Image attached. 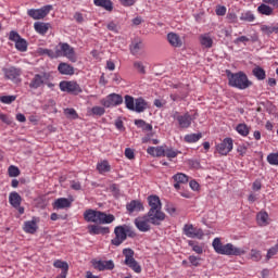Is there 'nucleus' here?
I'll list each match as a JSON object with an SVG mask.
<instances>
[{"instance_id":"56","label":"nucleus","mask_w":278,"mask_h":278,"mask_svg":"<svg viewBox=\"0 0 278 278\" xmlns=\"http://www.w3.org/2000/svg\"><path fill=\"white\" fill-rule=\"evenodd\" d=\"M249 37L247 36H241V37H238L237 39H235L233 43L235 45H240V42H242L243 45H247V42H249Z\"/></svg>"},{"instance_id":"15","label":"nucleus","mask_w":278,"mask_h":278,"mask_svg":"<svg viewBox=\"0 0 278 278\" xmlns=\"http://www.w3.org/2000/svg\"><path fill=\"white\" fill-rule=\"evenodd\" d=\"M123 103V97L117 93H111L106 97V99L101 100V105L104 108H114L116 105H121Z\"/></svg>"},{"instance_id":"42","label":"nucleus","mask_w":278,"mask_h":278,"mask_svg":"<svg viewBox=\"0 0 278 278\" xmlns=\"http://www.w3.org/2000/svg\"><path fill=\"white\" fill-rule=\"evenodd\" d=\"M64 114L67 118H73L74 121L76 118H79V115L77 114V111H75V109H65Z\"/></svg>"},{"instance_id":"24","label":"nucleus","mask_w":278,"mask_h":278,"mask_svg":"<svg viewBox=\"0 0 278 278\" xmlns=\"http://www.w3.org/2000/svg\"><path fill=\"white\" fill-rule=\"evenodd\" d=\"M23 199L21 198V194L18 192L13 191L9 195V203L12 205V207L18 208L21 207V202Z\"/></svg>"},{"instance_id":"40","label":"nucleus","mask_w":278,"mask_h":278,"mask_svg":"<svg viewBox=\"0 0 278 278\" xmlns=\"http://www.w3.org/2000/svg\"><path fill=\"white\" fill-rule=\"evenodd\" d=\"M15 48L17 49V51H27V41L23 38H20L18 41L15 42Z\"/></svg>"},{"instance_id":"45","label":"nucleus","mask_w":278,"mask_h":278,"mask_svg":"<svg viewBox=\"0 0 278 278\" xmlns=\"http://www.w3.org/2000/svg\"><path fill=\"white\" fill-rule=\"evenodd\" d=\"M0 101L1 103L10 105V103H14V101H16V96H2L0 97Z\"/></svg>"},{"instance_id":"1","label":"nucleus","mask_w":278,"mask_h":278,"mask_svg":"<svg viewBox=\"0 0 278 278\" xmlns=\"http://www.w3.org/2000/svg\"><path fill=\"white\" fill-rule=\"evenodd\" d=\"M148 205L150 207L146 215L151 225H162L163 220H166V214L162 212V201L157 195L148 197Z\"/></svg>"},{"instance_id":"20","label":"nucleus","mask_w":278,"mask_h":278,"mask_svg":"<svg viewBox=\"0 0 278 278\" xmlns=\"http://www.w3.org/2000/svg\"><path fill=\"white\" fill-rule=\"evenodd\" d=\"M126 210L129 212V214H134V212H143L144 205H142V202L140 200H132L128 204H126Z\"/></svg>"},{"instance_id":"21","label":"nucleus","mask_w":278,"mask_h":278,"mask_svg":"<svg viewBox=\"0 0 278 278\" xmlns=\"http://www.w3.org/2000/svg\"><path fill=\"white\" fill-rule=\"evenodd\" d=\"M173 179L175 181L174 188L175 190H180L181 189V184H188V175L184 173H177L176 175L173 176Z\"/></svg>"},{"instance_id":"62","label":"nucleus","mask_w":278,"mask_h":278,"mask_svg":"<svg viewBox=\"0 0 278 278\" xmlns=\"http://www.w3.org/2000/svg\"><path fill=\"white\" fill-rule=\"evenodd\" d=\"M71 189L72 190H81V184L79 181L73 180L71 182Z\"/></svg>"},{"instance_id":"58","label":"nucleus","mask_w":278,"mask_h":278,"mask_svg":"<svg viewBox=\"0 0 278 278\" xmlns=\"http://www.w3.org/2000/svg\"><path fill=\"white\" fill-rule=\"evenodd\" d=\"M125 156L127 157V160H134L135 157L134 150L131 148H126Z\"/></svg>"},{"instance_id":"12","label":"nucleus","mask_w":278,"mask_h":278,"mask_svg":"<svg viewBox=\"0 0 278 278\" xmlns=\"http://www.w3.org/2000/svg\"><path fill=\"white\" fill-rule=\"evenodd\" d=\"M59 86L62 92H70L71 94L83 92L81 87L76 81H61Z\"/></svg>"},{"instance_id":"11","label":"nucleus","mask_w":278,"mask_h":278,"mask_svg":"<svg viewBox=\"0 0 278 278\" xmlns=\"http://www.w3.org/2000/svg\"><path fill=\"white\" fill-rule=\"evenodd\" d=\"M48 80H49V74L47 73L35 74V76L31 78L28 86L31 90H38V88H41L42 86H45V84H47Z\"/></svg>"},{"instance_id":"17","label":"nucleus","mask_w":278,"mask_h":278,"mask_svg":"<svg viewBox=\"0 0 278 278\" xmlns=\"http://www.w3.org/2000/svg\"><path fill=\"white\" fill-rule=\"evenodd\" d=\"M149 223L151 222L148 219L147 215L144 217H138L135 219L137 229L142 232L151 231V225H149Z\"/></svg>"},{"instance_id":"52","label":"nucleus","mask_w":278,"mask_h":278,"mask_svg":"<svg viewBox=\"0 0 278 278\" xmlns=\"http://www.w3.org/2000/svg\"><path fill=\"white\" fill-rule=\"evenodd\" d=\"M188 244H189V247H192V251H194L199 255H201V253H203V248H201V245L194 244V241H189Z\"/></svg>"},{"instance_id":"47","label":"nucleus","mask_w":278,"mask_h":278,"mask_svg":"<svg viewBox=\"0 0 278 278\" xmlns=\"http://www.w3.org/2000/svg\"><path fill=\"white\" fill-rule=\"evenodd\" d=\"M91 113L93 116H103V114H105V109L103 106H93Z\"/></svg>"},{"instance_id":"29","label":"nucleus","mask_w":278,"mask_h":278,"mask_svg":"<svg viewBox=\"0 0 278 278\" xmlns=\"http://www.w3.org/2000/svg\"><path fill=\"white\" fill-rule=\"evenodd\" d=\"M200 45H202V47H205V49H212L214 40L212 39V37H210V35L204 34L200 36Z\"/></svg>"},{"instance_id":"16","label":"nucleus","mask_w":278,"mask_h":278,"mask_svg":"<svg viewBox=\"0 0 278 278\" xmlns=\"http://www.w3.org/2000/svg\"><path fill=\"white\" fill-rule=\"evenodd\" d=\"M114 261L110 260V261H94L93 262V268H96V270H114Z\"/></svg>"},{"instance_id":"55","label":"nucleus","mask_w":278,"mask_h":278,"mask_svg":"<svg viewBox=\"0 0 278 278\" xmlns=\"http://www.w3.org/2000/svg\"><path fill=\"white\" fill-rule=\"evenodd\" d=\"M21 38V35H18L16 31L11 30L10 35H9V40H11L12 42H17Z\"/></svg>"},{"instance_id":"31","label":"nucleus","mask_w":278,"mask_h":278,"mask_svg":"<svg viewBox=\"0 0 278 278\" xmlns=\"http://www.w3.org/2000/svg\"><path fill=\"white\" fill-rule=\"evenodd\" d=\"M252 74L258 81H264V79H266V71L260 66L254 67L252 70Z\"/></svg>"},{"instance_id":"26","label":"nucleus","mask_w":278,"mask_h":278,"mask_svg":"<svg viewBox=\"0 0 278 278\" xmlns=\"http://www.w3.org/2000/svg\"><path fill=\"white\" fill-rule=\"evenodd\" d=\"M93 3L98 8H103L108 12H112V10H114V3H112V0H93Z\"/></svg>"},{"instance_id":"33","label":"nucleus","mask_w":278,"mask_h":278,"mask_svg":"<svg viewBox=\"0 0 278 278\" xmlns=\"http://www.w3.org/2000/svg\"><path fill=\"white\" fill-rule=\"evenodd\" d=\"M257 12H258V14H263L265 16H271L273 8H270L268 4L263 3V4L258 5Z\"/></svg>"},{"instance_id":"30","label":"nucleus","mask_w":278,"mask_h":278,"mask_svg":"<svg viewBox=\"0 0 278 278\" xmlns=\"http://www.w3.org/2000/svg\"><path fill=\"white\" fill-rule=\"evenodd\" d=\"M34 27L37 34H40L41 36H45V34L49 31V24H45L42 22H36Z\"/></svg>"},{"instance_id":"35","label":"nucleus","mask_w":278,"mask_h":278,"mask_svg":"<svg viewBox=\"0 0 278 278\" xmlns=\"http://www.w3.org/2000/svg\"><path fill=\"white\" fill-rule=\"evenodd\" d=\"M124 103L127 108V110H130V112H134V108L136 105V99L131 96H125Z\"/></svg>"},{"instance_id":"22","label":"nucleus","mask_w":278,"mask_h":278,"mask_svg":"<svg viewBox=\"0 0 278 278\" xmlns=\"http://www.w3.org/2000/svg\"><path fill=\"white\" fill-rule=\"evenodd\" d=\"M72 204V200L66 198H59L53 203V210H66L67 207H71Z\"/></svg>"},{"instance_id":"61","label":"nucleus","mask_w":278,"mask_h":278,"mask_svg":"<svg viewBox=\"0 0 278 278\" xmlns=\"http://www.w3.org/2000/svg\"><path fill=\"white\" fill-rule=\"evenodd\" d=\"M108 30L117 33L118 31V25H116V23H114V22H111V23L108 24Z\"/></svg>"},{"instance_id":"41","label":"nucleus","mask_w":278,"mask_h":278,"mask_svg":"<svg viewBox=\"0 0 278 278\" xmlns=\"http://www.w3.org/2000/svg\"><path fill=\"white\" fill-rule=\"evenodd\" d=\"M267 162L271 166H278V153H270L267 155Z\"/></svg>"},{"instance_id":"23","label":"nucleus","mask_w":278,"mask_h":278,"mask_svg":"<svg viewBox=\"0 0 278 278\" xmlns=\"http://www.w3.org/2000/svg\"><path fill=\"white\" fill-rule=\"evenodd\" d=\"M167 40L169 42V45H172V47H182L184 41L181 40V37H179V35L175 34V33H169L167 35Z\"/></svg>"},{"instance_id":"37","label":"nucleus","mask_w":278,"mask_h":278,"mask_svg":"<svg viewBox=\"0 0 278 278\" xmlns=\"http://www.w3.org/2000/svg\"><path fill=\"white\" fill-rule=\"evenodd\" d=\"M39 55H47L48 58H51V60L58 58L56 50H49L45 48H40L38 51Z\"/></svg>"},{"instance_id":"36","label":"nucleus","mask_w":278,"mask_h":278,"mask_svg":"<svg viewBox=\"0 0 278 278\" xmlns=\"http://www.w3.org/2000/svg\"><path fill=\"white\" fill-rule=\"evenodd\" d=\"M179 150H175L173 148L164 149V155L163 157H168L169 160H173L174 157H177L179 155Z\"/></svg>"},{"instance_id":"28","label":"nucleus","mask_w":278,"mask_h":278,"mask_svg":"<svg viewBox=\"0 0 278 278\" xmlns=\"http://www.w3.org/2000/svg\"><path fill=\"white\" fill-rule=\"evenodd\" d=\"M24 231L26 233H36V231H38V224H36V220L25 222Z\"/></svg>"},{"instance_id":"63","label":"nucleus","mask_w":278,"mask_h":278,"mask_svg":"<svg viewBox=\"0 0 278 278\" xmlns=\"http://www.w3.org/2000/svg\"><path fill=\"white\" fill-rule=\"evenodd\" d=\"M277 251H278L277 248L269 249L267 252V260H270V257H274V255H277Z\"/></svg>"},{"instance_id":"64","label":"nucleus","mask_w":278,"mask_h":278,"mask_svg":"<svg viewBox=\"0 0 278 278\" xmlns=\"http://www.w3.org/2000/svg\"><path fill=\"white\" fill-rule=\"evenodd\" d=\"M238 153L240 155H247V146L242 144V146H239L238 149H237Z\"/></svg>"},{"instance_id":"32","label":"nucleus","mask_w":278,"mask_h":278,"mask_svg":"<svg viewBox=\"0 0 278 278\" xmlns=\"http://www.w3.org/2000/svg\"><path fill=\"white\" fill-rule=\"evenodd\" d=\"M256 220H257L258 225H261V227H266V225H268V213L260 212L256 215Z\"/></svg>"},{"instance_id":"19","label":"nucleus","mask_w":278,"mask_h":278,"mask_svg":"<svg viewBox=\"0 0 278 278\" xmlns=\"http://www.w3.org/2000/svg\"><path fill=\"white\" fill-rule=\"evenodd\" d=\"M144 110H149V102H147V100H144L143 98L135 99V106L132 109V112H137V114H142Z\"/></svg>"},{"instance_id":"50","label":"nucleus","mask_w":278,"mask_h":278,"mask_svg":"<svg viewBox=\"0 0 278 278\" xmlns=\"http://www.w3.org/2000/svg\"><path fill=\"white\" fill-rule=\"evenodd\" d=\"M250 255L253 262H260L262 260V253L257 250H251Z\"/></svg>"},{"instance_id":"57","label":"nucleus","mask_w":278,"mask_h":278,"mask_svg":"<svg viewBox=\"0 0 278 278\" xmlns=\"http://www.w3.org/2000/svg\"><path fill=\"white\" fill-rule=\"evenodd\" d=\"M189 262L192 264V266H199V264H201V257L191 255L189 256Z\"/></svg>"},{"instance_id":"38","label":"nucleus","mask_w":278,"mask_h":278,"mask_svg":"<svg viewBox=\"0 0 278 278\" xmlns=\"http://www.w3.org/2000/svg\"><path fill=\"white\" fill-rule=\"evenodd\" d=\"M240 21L253 23L255 21V15L251 11L243 12L240 16Z\"/></svg>"},{"instance_id":"54","label":"nucleus","mask_w":278,"mask_h":278,"mask_svg":"<svg viewBox=\"0 0 278 278\" xmlns=\"http://www.w3.org/2000/svg\"><path fill=\"white\" fill-rule=\"evenodd\" d=\"M261 30L264 31V34H267V36H270V34H275V26L263 25Z\"/></svg>"},{"instance_id":"4","label":"nucleus","mask_w":278,"mask_h":278,"mask_svg":"<svg viewBox=\"0 0 278 278\" xmlns=\"http://www.w3.org/2000/svg\"><path fill=\"white\" fill-rule=\"evenodd\" d=\"M212 244L215 253H218L219 255H244V250L237 248L231 243L223 245L220 238H215Z\"/></svg>"},{"instance_id":"49","label":"nucleus","mask_w":278,"mask_h":278,"mask_svg":"<svg viewBox=\"0 0 278 278\" xmlns=\"http://www.w3.org/2000/svg\"><path fill=\"white\" fill-rule=\"evenodd\" d=\"M165 212H167V214H170V216L175 215V212H177V208L175 207V204L167 202L165 204Z\"/></svg>"},{"instance_id":"2","label":"nucleus","mask_w":278,"mask_h":278,"mask_svg":"<svg viewBox=\"0 0 278 278\" xmlns=\"http://www.w3.org/2000/svg\"><path fill=\"white\" fill-rule=\"evenodd\" d=\"M228 86L230 88H238V90H247V88H251L253 86V81L249 79V76L244 74V72L232 73L231 71H226Z\"/></svg>"},{"instance_id":"10","label":"nucleus","mask_w":278,"mask_h":278,"mask_svg":"<svg viewBox=\"0 0 278 278\" xmlns=\"http://www.w3.org/2000/svg\"><path fill=\"white\" fill-rule=\"evenodd\" d=\"M182 231L187 238H197L198 240H203V236H205L203 229L194 228V225L192 224H186Z\"/></svg>"},{"instance_id":"3","label":"nucleus","mask_w":278,"mask_h":278,"mask_svg":"<svg viewBox=\"0 0 278 278\" xmlns=\"http://www.w3.org/2000/svg\"><path fill=\"white\" fill-rule=\"evenodd\" d=\"M84 218L87 223H98V225H110V223H114L115 220L114 215H108L104 212L92 208L85 211Z\"/></svg>"},{"instance_id":"6","label":"nucleus","mask_w":278,"mask_h":278,"mask_svg":"<svg viewBox=\"0 0 278 278\" xmlns=\"http://www.w3.org/2000/svg\"><path fill=\"white\" fill-rule=\"evenodd\" d=\"M123 255L125 257V260H124L125 266H128V268H131V270H134V273H137V274L142 273V267L140 266L138 261H136V258L134 257V255H135L134 250H131L129 248L124 249Z\"/></svg>"},{"instance_id":"7","label":"nucleus","mask_w":278,"mask_h":278,"mask_svg":"<svg viewBox=\"0 0 278 278\" xmlns=\"http://www.w3.org/2000/svg\"><path fill=\"white\" fill-rule=\"evenodd\" d=\"M174 121H177L180 129H188L192 125V115L190 113L179 114V112L174 111L172 114Z\"/></svg>"},{"instance_id":"13","label":"nucleus","mask_w":278,"mask_h":278,"mask_svg":"<svg viewBox=\"0 0 278 278\" xmlns=\"http://www.w3.org/2000/svg\"><path fill=\"white\" fill-rule=\"evenodd\" d=\"M21 68L9 67L3 68L5 79L13 81V84H21Z\"/></svg>"},{"instance_id":"39","label":"nucleus","mask_w":278,"mask_h":278,"mask_svg":"<svg viewBox=\"0 0 278 278\" xmlns=\"http://www.w3.org/2000/svg\"><path fill=\"white\" fill-rule=\"evenodd\" d=\"M97 170H99V173H101V174L110 173V163H108V161H103L101 163H98Z\"/></svg>"},{"instance_id":"43","label":"nucleus","mask_w":278,"mask_h":278,"mask_svg":"<svg viewBox=\"0 0 278 278\" xmlns=\"http://www.w3.org/2000/svg\"><path fill=\"white\" fill-rule=\"evenodd\" d=\"M9 177H18L21 175V169L17 166L11 165L8 168Z\"/></svg>"},{"instance_id":"44","label":"nucleus","mask_w":278,"mask_h":278,"mask_svg":"<svg viewBox=\"0 0 278 278\" xmlns=\"http://www.w3.org/2000/svg\"><path fill=\"white\" fill-rule=\"evenodd\" d=\"M237 131L240 134V136H249V127L247 124H239L237 126Z\"/></svg>"},{"instance_id":"14","label":"nucleus","mask_w":278,"mask_h":278,"mask_svg":"<svg viewBox=\"0 0 278 278\" xmlns=\"http://www.w3.org/2000/svg\"><path fill=\"white\" fill-rule=\"evenodd\" d=\"M233 150V139L225 138L223 142L216 146V151L219 155H227Z\"/></svg>"},{"instance_id":"59","label":"nucleus","mask_w":278,"mask_h":278,"mask_svg":"<svg viewBox=\"0 0 278 278\" xmlns=\"http://www.w3.org/2000/svg\"><path fill=\"white\" fill-rule=\"evenodd\" d=\"M216 14H217V16H225V14H227V8L218 7L216 9Z\"/></svg>"},{"instance_id":"8","label":"nucleus","mask_w":278,"mask_h":278,"mask_svg":"<svg viewBox=\"0 0 278 278\" xmlns=\"http://www.w3.org/2000/svg\"><path fill=\"white\" fill-rule=\"evenodd\" d=\"M127 231H129V227L127 226L115 227V238L112 239V244H114V247H121V244L127 240Z\"/></svg>"},{"instance_id":"25","label":"nucleus","mask_w":278,"mask_h":278,"mask_svg":"<svg viewBox=\"0 0 278 278\" xmlns=\"http://www.w3.org/2000/svg\"><path fill=\"white\" fill-rule=\"evenodd\" d=\"M58 71L61 73V75H75V68L68 63H60Z\"/></svg>"},{"instance_id":"9","label":"nucleus","mask_w":278,"mask_h":278,"mask_svg":"<svg viewBox=\"0 0 278 278\" xmlns=\"http://www.w3.org/2000/svg\"><path fill=\"white\" fill-rule=\"evenodd\" d=\"M51 10H53V5L47 4L41 9H29L27 14L30 16V18H34V21H40V18H45V16H47Z\"/></svg>"},{"instance_id":"51","label":"nucleus","mask_w":278,"mask_h":278,"mask_svg":"<svg viewBox=\"0 0 278 278\" xmlns=\"http://www.w3.org/2000/svg\"><path fill=\"white\" fill-rule=\"evenodd\" d=\"M134 67L138 70V73H140L141 75H144V73H147V71L144 70V64H142V62L140 61H136L134 63Z\"/></svg>"},{"instance_id":"18","label":"nucleus","mask_w":278,"mask_h":278,"mask_svg":"<svg viewBox=\"0 0 278 278\" xmlns=\"http://www.w3.org/2000/svg\"><path fill=\"white\" fill-rule=\"evenodd\" d=\"M88 232L90 233V236H99V235L105 236V233H110V228L99 226V225H89Z\"/></svg>"},{"instance_id":"48","label":"nucleus","mask_w":278,"mask_h":278,"mask_svg":"<svg viewBox=\"0 0 278 278\" xmlns=\"http://www.w3.org/2000/svg\"><path fill=\"white\" fill-rule=\"evenodd\" d=\"M110 190L113 197H115V199H121V189H118V185L116 184L111 185Z\"/></svg>"},{"instance_id":"46","label":"nucleus","mask_w":278,"mask_h":278,"mask_svg":"<svg viewBox=\"0 0 278 278\" xmlns=\"http://www.w3.org/2000/svg\"><path fill=\"white\" fill-rule=\"evenodd\" d=\"M53 266L55 268H61L62 270H65V273H68V263H66V262L55 261L53 263Z\"/></svg>"},{"instance_id":"60","label":"nucleus","mask_w":278,"mask_h":278,"mask_svg":"<svg viewBox=\"0 0 278 278\" xmlns=\"http://www.w3.org/2000/svg\"><path fill=\"white\" fill-rule=\"evenodd\" d=\"M0 121H2V123H5V125H12V121L10 119V117H8V115L3 113L0 114Z\"/></svg>"},{"instance_id":"27","label":"nucleus","mask_w":278,"mask_h":278,"mask_svg":"<svg viewBox=\"0 0 278 278\" xmlns=\"http://www.w3.org/2000/svg\"><path fill=\"white\" fill-rule=\"evenodd\" d=\"M147 153L152 157H162L164 156V147H149Z\"/></svg>"},{"instance_id":"5","label":"nucleus","mask_w":278,"mask_h":278,"mask_svg":"<svg viewBox=\"0 0 278 278\" xmlns=\"http://www.w3.org/2000/svg\"><path fill=\"white\" fill-rule=\"evenodd\" d=\"M56 58H67L70 62H77V56L75 55V49L66 42H60L55 46Z\"/></svg>"},{"instance_id":"34","label":"nucleus","mask_w":278,"mask_h":278,"mask_svg":"<svg viewBox=\"0 0 278 278\" xmlns=\"http://www.w3.org/2000/svg\"><path fill=\"white\" fill-rule=\"evenodd\" d=\"M203 138V134H189L185 136V141L189 143L199 142L200 139Z\"/></svg>"},{"instance_id":"53","label":"nucleus","mask_w":278,"mask_h":278,"mask_svg":"<svg viewBox=\"0 0 278 278\" xmlns=\"http://www.w3.org/2000/svg\"><path fill=\"white\" fill-rule=\"evenodd\" d=\"M140 49H142V42H136L130 48V51H131L132 55H136L140 51Z\"/></svg>"}]
</instances>
